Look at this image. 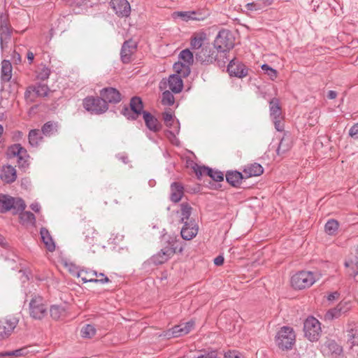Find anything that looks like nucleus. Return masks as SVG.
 Here are the masks:
<instances>
[{
	"label": "nucleus",
	"mask_w": 358,
	"mask_h": 358,
	"mask_svg": "<svg viewBox=\"0 0 358 358\" xmlns=\"http://www.w3.org/2000/svg\"><path fill=\"white\" fill-rule=\"evenodd\" d=\"M129 108L124 106L121 113L129 120H136L141 115H143L145 125L148 129L153 132L160 131L161 124L158 120L148 111L143 110L142 100L138 96H134L130 100Z\"/></svg>",
	"instance_id": "f257e3e1"
},
{
	"label": "nucleus",
	"mask_w": 358,
	"mask_h": 358,
	"mask_svg": "<svg viewBox=\"0 0 358 358\" xmlns=\"http://www.w3.org/2000/svg\"><path fill=\"white\" fill-rule=\"evenodd\" d=\"M234 46V38L231 32L227 29H222L218 32L215 41L214 47L222 58V64L225 65L229 57H227V52Z\"/></svg>",
	"instance_id": "f03ea898"
},
{
	"label": "nucleus",
	"mask_w": 358,
	"mask_h": 358,
	"mask_svg": "<svg viewBox=\"0 0 358 358\" xmlns=\"http://www.w3.org/2000/svg\"><path fill=\"white\" fill-rule=\"evenodd\" d=\"M275 341L280 350H292L296 342V334L294 329L288 326L282 327L275 335Z\"/></svg>",
	"instance_id": "7ed1b4c3"
},
{
	"label": "nucleus",
	"mask_w": 358,
	"mask_h": 358,
	"mask_svg": "<svg viewBox=\"0 0 358 358\" xmlns=\"http://www.w3.org/2000/svg\"><path fill=\"white\" fill-rule=\"evenodd\" d=\"M317 279L314 273L308 271H301L292 276L291 285L295 289H303L311 287Z\"/></svg>",
	"instance_id": "20e7f679"
},
{
	"label": "nucleus",
	"mask_w": 358,
	"mask_h": 358,
	"mask_svg": "<svg viewBox=\"0 0 358 358\" xmlns=\"http://www.w3.org/2000/svg\"><path fill=\"white\" fill-rule=\"evenodd\" d=\"M25 208L26 205L22 199L0 194V213L12 210L13 214H17Z\"/></svg>",
	"instance_id": "39448f33"
},
{
	"label": "nucleus",
	"mask_w": 358,
	"mask_h": 358,
	"mask_svg": "<svg viewBox=\"0 0 358 358\" xmlns=\"http://www.w3.org/2000/svg\"><path fill=\"white\" fill-rule=\"evenodd\" d=\"M305 337L310 342L317 341L321 336V324L313 316L308 317L303 323Z\"/></svg>",
	"instance_id": "423d86ee"
},
{
	"label": "nucleus",
	"mask_w": 358,
	"mask_h": 358,
	"mask_svg": "<svg viewBox=\"0 0 358 358\" xmlns=\"http://www.w3.org/2000/svg\"><path fill=\"white\" fill-rule=\"evenodd\" d=\"M84 108L94 114H102L108 109V103L101 97L87 96L83 99Z\"/></svg>",
	"instance_id": "0eeeda50"
},
{
	"label": "nucleus",
	"mask_w": 358,
	"mask_h": 358,
	"mask_svg": "<svg viewBox=\"0 0 358 358\" xmlns=\"http://www.w3.org/2000/svg\"><path fill=\"white\" fill-rule=\"evenodd\" d=\"M69 271L73 275L76 276L77 278H80L81 280L83 283L86 282H100L101 284H105L109 281V279L107 276H106L103 273H100L99 275L103 277V279H96V278H88L87 276H84V273L85 274H92V275L97 276V272L93 270H87V269H79L75 265H71L69 266Z\"/></svg>",
	"instance_id": "6e6552de"
},
{
	"label": "nucleus",
	"mask_w": 358,
	"mask_h": 358,
	"mask_svg": "<svg viewBox=\"0 0 358 358\" xmlns=\"http://www.w3.org/2000/svg\"><path fill=\"white\" fill-rule=\"evenodd\" d=\"M215 51L210 47H203L195 53L196 59L201 64H210L217 62L218 66H224L222 58L220 57L219 53L214 55Z\"/></svg>",
	"instance_id": "1a4fd4ad"
},
{
	"label": "nucleus",
	"mask_w": 358,
	"mask_h": 358,
	"mask_svg": "<svg viewBox=\"0 0 358 358\" xmlns=\"http://www.w3.org/2000/svg\"><path fill=\"white\" fill-rule=\"evenodd\" d=\"M48 308L43 299L39 296L33 297L29 303L30 316L36 320H41L47 315Z\"/></svg>",
	"instance_id": "9d476101"
},
{
	"label": "nucleus",
	"mask_w": 358,
	"mask_h": 358,
	"mask_svg": "<svg viewBox=\"0 0 358 358\" xmlns=\"http://www.w3.org/2000/svg\"><path fill=\"white\" fill-rule=\"evenodd\" d=\"M19 320L14 316H7L0 320V341L11 336Z\"/></svg>",
	"instance_id": "9b49d317"
},
{
	"label": "nucleus",
	"mask_w": 358,
	"mask_h": 358,
	"mask_svg": "<svg viewBox=\"0 0 358 358\" xmlns=\"http://www.w3.org/2000/svg\"><path fill=\"white\" fill-rule=\"evenodd\" d=\"M183 88V82L180 76L172 74L168 78H164L159 83L160 90H168L175 94L180 93Z\"/></svg>",
	"instance_id": "f8f14e48"
},
{
	"label": "nucleus",
	"mask_w": 358,
	"mask_h": 358,
	"mask_svg": "<svg viewBox=\"0 0 358 358\" xmlns=\"http://www.w3.org/2000/svg\"><path fill=\"white\" fill-rule=\"evenodd\" d=\"M194 322L193 320H190L185 323H181L166 331L164 334V336L167 338L182 336L189 334L194 328Z\"/></svg>",
	"instance_id": "ddd939ff"
},
{
	"label": "nucleus",
	"mask_w": 358,
	"mask_h": 358,
	"mask_svg": "<svg viewBox=\"0 0 358 358\" xmlns=\"http://www.w3.org/2000/svg\"><path fill=\"white\" fill-rule=\"evenodd\" d=\"M111 8L119 17H128L131 13V6L127 0H111Z\"/></svg>",
	"instance_id": "4468645a"
},
{
	"label": "nucleus",
	"mask_w": 358,
	"mask_h": 358,
	"mask_svg": "<svg viewBox=\"0 0 358 358\" xmlns=\"http://www.w3.org/2000/svg\"><path fill=\"white\" fill-rule=\"evenodd\" d=\"M136 43L132 40L126 41L121 48L120 58L123 63L129 64L131 61V57L136 50Z\"/></svg>",
	"instance_id": "2eb2a0df"
},
{
	"label": "nucleus",
	"mask_w": 358,
	"mask_h": 358,
	"mask_svg": "<svg viewBox=\"0 0 358 358\" xmlns=\"http://www.w3.org/2000/svg\"><path fill=\"white\" fill-rule=\"evenodd\" d=\"M11 154L17 157V164L20 167L26 168L28 166L29 155L26 149H24L20 144H15L11 146L9 149Z\"/></svg>",
	"instance_id": "dca6fc26"
},
{
	"label": "nucleus",
	"mask_w": 358,
	"mask_h": 358,
	"mask_svg": "<svg viewBox=\"0 0 358 358\" xmlns=\"http://www.w3.org/2000/svg\"><path fill=\"white\" fill-rule=\"evenodd\" d=\"M345 338L347 339L350 348L358 346V324L350 323L344 331Z\"/></svg>",
	"instance_id": "f3484780"
},
{
	"label": "nucleus",
	"mask_w": 358,
	"mask_h": 358,
	"mask_svg": "<svg viewBox=\"0 0 358 358\" xmlns=\"http://www.w3.org/2000/svg\"><path fill=\"white\" fill-rule=\"evenodd\" d=\"M101 96L106 103H117L122 100V96L120 92L113 87L103 88L100 92Z\"/></svg>",
	"instance_id": "a211bd4d"
},
{
	"label": "nucleus",
	"mask_w": 358,
	"mask_h": 358,
	"mask_svg": "<svg viewBox=\"0 0 358 358\" xmlns=\"http://www.w3.org/2000/svg\"><path fill=\"white\" fill-rule=\"evenodd\" d=\"M199 227L194 220L186 222L180 231L183 239L189 241L194 238L198 234Z\"/></svg>",
	"instance_id": "6ab92c4d"
},
{
	"label": "nucleus",
	"mask_w": 358,
	"mask_h": 358,
	"mask_svg": "<svg viewBox=\"0 0 358 358\" xmlns=\"http://www.w3.org/2000/svg\"><path fill=\"white\" fill-rule=\"evenodd\" d=\"M179 58L182 62L175 64L174 69L179 73L181 71L180 67H186L189 73V66L192 64L194 62L193 53L189 49L183 50L180 52Z\"/></svg>",
	"instance_id": "aec40b11"
},
{
	"label": "nucleus",
	"mask_w": 358,
	"mask_h": 358,
	"mask_svg": "<svg viewBox=\"0 0 358 358\" xmlns=\"http://www.w3.org/2000/svg\"><path fill=\"white\" fill-rule=\"evenodd\" d=\"M227 71L231 76L243 78L248 75V69L243 64H235L234 59H229Z\"/></svg>",
	"instance_id": "412c9836"
},
{
	"label": "nucleus",
	"mask_w": 358,
	"mask_h": 358,
	"mask_svg": "<svg viewBox=\"0 0 358 358\" xmlns=\"http://www.w3.org/2000/svg\"><path fill=\"white\" fill-rule=\"evenodd\" d=\"M177 247L175 248H166L162 249L152 257V261L156 265L162 264L166 262L174 253H176Z\"/></svg>",
	"instance_id": "4be33fe9"
},
{
	"label": "nucleus",
	"mask_w": 358,
	"mask_h": 358,
	"mask_svg": "<svg viewBox=\"0 0 358 358\" xmlns=\"http://www.w3.org/2000/svg\"><path fill=\"white\" fill-rule=\"evenodd\" d=\"M50 89L45 84L36 83L34 86L29 87L25 92V98L29 99L30 94L34 92L37 96L44 97L48 96Z\"/></svg>",
	"instance_id": "5701e85b"
},
{
	"label": "nucleus",
	"mask_w": 358,
	"mask_h": 358,
	"mask_svg": "<svg viewBox=\"0 0 358 358\" xmlns=\"http://www.w3.org/2000/svg\"><path fill=\"white\" fill-rule=\"evenodd\" d=\"M0 178L6 183L14 182L17 178L15 168L10 165L3 166L1 171Z\"/></svg>",
	"instance_id": "b1692460"
},
{
	"label": "nucleus",
	"mask_w": 358,
	"mask_h": 358,
	"mask_svg": "<svg viewBox=\"0 0 358 358\" xmlns=\"http://www.w3.org/2000/svg\"><path fill=\"white\" fill-rule=\"evenodd\" d=\"M184 194V187L182 184L174 182L171 185L170 199L174 203L179 202Z\"/></svg>",
	"instance_id": "393cba45"
},
{
	"label": "nucleus",
	"mask_w": 358,
	"mask_h": 358,
	"mask_svg": "<svg viewBox=\"0 0 358 358\" xmlns=\"http://www.w3.org/2000/svg\"><path fill=\"white\" fill-rule=\"evenodd\" d=\"M13 67L9 60L4 59L1 62V79L3 83H7L12 78Z\"/></svg>",
	"instance_id": "a878e982"
},
{
	"label": "nucleus",
	"mask_w": 358,
	"mask_h": 358,
	"mask_svg": "<svg viewBox=\"0 0 358 358\" xmlns=\"http://www.w3.org/2000/svg\"><path fill=\"white\" fill-rule=\"evenodd\" d=\"M162 116L166 126L178 134L180 131V122L178 120L174 119L173 114L169 112H164Z\"/></svg>",
	"instance_id": "bb28decb"
},
{
	"label": "nucleus",
	"mask_w": 358,
	"mask_h": 358,
	"mask_svg": "<svg viewBox=\"0 0 358 358\" xmlns=\"http://www.w3.org/2000/svg\"><path fill=\"white\" fill-rule=\"evenodd\" d=\"M321 350L324 356L329 358H334V353L336 352L335 341L328 338L322 345Z\"/></svg>",
	"instance_id": "cd10ccee"
},
{
	"label": "nucleus",
	"mask_w": 358,
	"mask_h": 358,
	"mask_svg": "<svg viewBox=\"0 0 358 358\" xmlns=\"http://www.w3.org/2000/svg\"><path fill=\"white\" fill-rule=\"evenodd\" d=\"M11 37V32L6 24H1L0 26V45L1 50L6 48V45Z\"/></svg>",
	"instance_id": "c85d7f7f"
},
{
	"label": "nucleus",
	"mask_w": 358,
	"mask_h": 358,
	"mask_svg": "<svg viewBox=\"0 0 358 358\" xmlns=\"http://www.w3.org/2000/svg\"><path fill=\"white\" fill-rule=\"evenodd\" d=\"M40 234L46 248L50 252L54 251L55 245L48 230L43 227L41 229Z\"/></svg>",
	"instance_id": "c756f323"
},
{
	"label": "nucleus",
	"mask_w": 358,
	"mask_h": 358,
	"mask_svg": "<svg viewBox=\"0 0 358 358\" xmlns=\"http://www.w3.org/2000/svg\"><path fill=\"white\" fill-rule=\"evenodd\" d=\"M270 116L272 119L282 117V111L280 101L278 99L273 98L269 102Z\"/></svg>",
	"instance_id": "7c9ffc66"
},
{
	"label": "nucleus",
	"mask_w": 358,
	"mask_h": 358,
	"mask_svg": "<svg viewBox=\"0 0 358 358\" xmlns=\"http://www.w3.org/2000/svg\"><path fill=\"white\" fill-rule=\"evenodd\" d=\"M227 181L234 187L241 185L243 180V175L237 171H229L226 174Z\"/></svg>",
	"instance_id": "2f4dec72"
},
{
	"label": "nucleus",
	"mask_w": 358,
	"mask_h": 358,
	"mask_svg": "<svg viewBox=\"0 0 358 358\" xmlns=\"http://www.w3.org/2000/svg\"><path fill=\"white\" fill-rule=\"evenodd\" d=\"M243 172L248 177L259 176L263 173L264 169L259 164L254 163L247 166Z\"/></svg>",
	"instance_id": "473e14b6"
},
{
	"label": "nucleus",
	"mask_w": 358,
	"mask_h": 358,
	"mask_svg": "<svg viewBox=\"0 0 358 358\" xmlns=\"http://www.w3.org/2000/svg\"><path fill=\"white\" fill-rule=\"evenodd\" d=\"M42 138H43L38 129H31L29 133V143L33 148L38 147Z\"/></svg>",
	"instance_id": "72a5a7b5"
},
{
	"label": "nucleus",
	"mask_w": 358,
	"mask_h": 358,
	"mask_svg": "<svg viewBox=\"0 0 358 358\" xmlns=\"http://www.w3.org/2000/svg\"><path fill=\"white\" fill-rule=\"evenodd\" d=\"M192 207L187 203L180 204V220L181 223L185 224L188 222L192 213Z\"/></svg>",
	"instance_id": "f704fd0d"
},
{
	"label": "nucleus",
	"mask_w": 358,
	"mask_h": 358,
	"mask_svg": "<svg viewBox=\"0 0 358 358\" xmlns=\"http://www.w3.org/2000/svg\"><path fill=\"white\" fill-rule=\"evenodd\" d=\"M50 316L54 320H59L65 315V309L59 305H53L50 309Z\"/></svg>",
	"instance_id": "c9c22d12"
},
{
	"label": "nucleus",
	"mask_w": 358,
	"mask_h": 358,
	"mask_svg": "<svg viewBox=\"0 0 358 358\" xmlns=\"http://www.w3.org/2000/svg\"><path fill=\"white\" fill-rule=\"evenodd\" d=\"M164 92L162 93V103L164 106H173L175 103V98L173 96V92L169 91L168 90H163Z\"/></svg>",
	"instance_id": "e433bc0d"
},
{
	"label": "nucleus",
	"mask_w": 358,
	"mask_h": 358,
	"mask_svg": "<svg viewBox=\"0 0 358 358\" xmlns=\"http://www.w3.org/2000/svg\"><path fill=\"white\" fill-rule=\"evenodd\" d=\"M20 218L22 224H34L36 220L34 215L29 211H20Z\"/></svg>",
	"instance_id": "4c0bfd02"
},
{
	"label": "nucleus",
	"mask_w": 358,
	"mask_h": 358,
	"mask_svg": "<svg viewBox=\"0 0 358 358\" xmlns=\"http://www.w3.org/2000/svg\"><path fill=\"white\" fill-rule=\"evenodd\" d=\"M96 334V329L92 324H86L82 327L80 335L83 338H90Z\"/></svg>",
	"instance_id": "58836bf2"
},
{
	"label": "nucleus",
	"mask_w": 358,
	"mask_h": 358,
	"mask_svg": "<svg viewBox=\"0 0 358 358\" xmlns=\"http://www.w3.org/2000/svg\"><path fill=\"white\" fill-rule=\"evenodd\" d=\"M50 69L45 65H41L37 71L36 78L41 80H48L50 75Z\"/></svg>",
	"instance_id": "ea45409f"
},
{
	"label": "nucleus",
	"mask_w": 358,
	"mask_h": 358,
	"mask_svg": "<svg viewBox=\"0 0 358 358\" xmlns=\"http://www.w3.org/2000/svg\"><path fill=\"white\" fill-rule=\"evenodd\" d=\"M350 300H343L338 304H337V315L345 314L351 308Z\"/></svg>",
	"instance_id": "a19ab883"
},
{
	"label": "nucleus",
	"mask_w": 358,
	"mask_h": 358,
	"mask_svg": "<svg viewBox=\"0 0 358 358\" xmlns=\"http://www.w3.org/2000/svg\"><path fill=\"white\" fill-rule=\"evenodd\" d=\"M205 36L202 34L194 36L191 40V47L192 49L200 50L202 47Z\"/></svg>",
	"instance_id": "79ce46f5"
},
{
	"label": "nucleus",
	"mask_w": 358,
	"mask_h": 358,
	"mask_svg": "<svg viewBox=\"0 0 358 358\" xmlns=\"http://www.w3.org/2000/svg\"><path fill=\"white\" fill-rule=\"evenodd\" d=\"M194 170L198 178H200L203 176H207L209 173H212V169L199 165L194 166Z\"/></svg>",
	"instance_id": "37998d69"
},
{
	"label": "nucleus",
	"mask_w": 358,
	"mask_h": 358,
	"mask_svg": "<svg viewBox=\"0 0 358 358\" xmlns=\"http://www.w3.org/2000/svg\"><path fill=\"white\" fill-rule=\"evenodd\" d=\"M56 127L55 124L48 122L42 127L41 131L44 135L50 136L56 131Z\"/></svg>",
	"instance_id": "c03bdc74"
},
{
	"label": "nucleus",
	"mask_w": 358,
	"mask_h": 358,
	"mask_svg": "<svg viewBox=\"0 0 358 358\" xmlns=\"http://www.w3.org/2000/svg\"><path fill=\"white\" fill-rule=\"evenodd\" d=\"M245 8L248 10L250 11H260L264 10V7L262 5L261 1H256L253 2L248 3L245 5Z\"/></svg>",
	"instance_id": "a18cd8bd"
},
{
	"label": "nucleus",
	"mask_w": 358,
	"mask_h": 358,
	"mask_svg": "<svg viewBox=\"0 0 358 358\" xmlns=\"http://www.w3.org/2000/svg\"><path fill=\"white\" fill-rule=\"evenodd\" d=\"M325 232L329 235H334L336 234V220H329L324 226Z\"/></svg>",
	"instance_id": "49530a36"
},
{
	"label": "nucleus",
	"mask_w": 358,
	"mask_h": 358,
	"mask_svg": "<svg viewBox=\"0 0 358 358\" xmlns=\"http://www.w3.org/2000/svg\"><path fill=\"white\" fill-rule=\"evenodd\" d=\"M262 69L272 79L277 77V71L274 69L269 66L268 64H264L262 66Z\"/></svg>",
	"instance_id": "de8ad7c7"
},
{
	"label": "nucleus",
	"mask_w": 358,
	"mask_h": 358,
	"mask_svg": "<svg viewBox=\"0 0 358 358\" xmlns=\"http://www.w3.org/2000/svg\"><path fill=\"white\" fill-rule=\"evenodd\" d=\"M207 176L210 177L216 182H220L224 180V174L222 172L212 169V173L207 174Z\"/></svg>",
	"instance_id": "09e8293b"
},
{
	"label": "nucleus",
	"mask_w": 358,
	"mask_h": 358,
	"mask_svg": "<svg viewBox=\"0 0 358 358\" xmlns=\"http://www.w3.org/2000/svg\"><path fill=\"white\" fill-rule=\"evenodd\" d=\"M194 15V11H181L173 13V17H180L185 21L191 20L190 17Z\"/></svg>",
	"instance_id": "8fccbe9b"
},
{
	"label": "nucleus",
	"mask_w": 358,
	"mask_h": 358,
	"mask_svg": "<svg viewBox=\"0 0 358 358\" xmlns=\"http://www.w3.org/2000/svg\"><path fill=\"white\" fill-rule=\"evenodd\" d=\"M336 317V308H331L327 311L324 315V321L326 322H331Z\"/></svg>",
	"instance_id": "3c124183"
},
{
	"label": "nucleus",
	"mask_w": 358,
	"mask_h": 358,
	"mask_svg": "<svg viewBox=\"0 0 358 358\" xmlns=\"http://www.w3.org/2000/svg\"><path fill=\"white\" fill-rule=\"evenodd\" d=\"M90 2V0H73L72 2L70 3V6L71 7L76 8L87 7L89 6Z\"/></svg>",
	"instance_id": "603ef678"
},
{
	"label": "nucleus",
	"mask_w": 358,
	"mask_h": 358,
	"mask_svg": "<svg viewBox=\"0 0 358 358\" xmlns=\"http://www.w3.org/2000/svg\"><path fill=\"white\" fill-rule=\"evenodd\" d=\"M176 131L174 130L167 131L166 133V137L171 141V142L176 145H179L180 141L176 136Z\"/></svg>",
	"instance_id": "864d4df0"
},
{
	"label": "nucleus",
	"mask_w": 358,
	"mask_h": 358,
	"mask_svg": "<svg viewBox=\"0 0 358 358\" xmlns=\"http://www.w3.org/2000/svg\"><path fill=\"white\" fill-rule=\"evenodd\" d=\"M224 358H244V357L237 350H229L224 353Z\"/></svg>",
	"instance_id": "5fc2aeb1"
},
{
	"label": "nucleus",
	"mask_w": 358,
	"mask_h": 358,
	"mask_svg": "<svg viewBox=\"0 0 358 358\" xmlns=\"http://www.w3.org/2000/svg\"><path fill=\"white\" fill-rule=\"evenodd\" d=\"M87 233L89 234H85V241L88 243V244H93L94 243V238H95V236H94V230L92 229V228H90L87 229Z\"/></svg>",
	"instance_id": "6e6d98bb"
},
{
	"label": "nucleus",
	"mask_w": 358,
	"mask_h": 358,
	"mask_svg": "<svg viewBox=\"0 0 358 358\" xmlns=\"http://www.w3.org/2000/svg\"><path fill=\"white\" fill-rule=\"evenodd\" d=\"M28 353L27 348H22L15 350L10 351L11 356L21 357L24 356Z\"/></svg>",
	"instance_id": "4d7b16f0"
},
{
	"label": "nucleus",
	"mask_w": 358,
	"mask_h": 358,
	"mask_svg": "<svg viewBox=\"0 0 358 358\" xmlns=\"http://www.w3.org/2000/svg\"><path fill=\"white\" fill-rule=\"evenodd\" d=\"M349 136L354 139H358V122L355 124L349 130Z\"/></svg>",
	"instance_id": "13d9d810"
},
{
	"label": "nucleus",
	"mask_w": 358,
	"mask_h": 358,
	"mask_svg": "<svg viewBox=\"0 0 358 358\" xmlns=\"http://www.w3.org/2000/svg\"><path fill=\"white\" fill-rule=\"evenodd\" d=\"M355 265L356 267H357V272H358V246H357V248L356 249V254H355V261H350V262H348L346 261L345 262V267H349L350 266H353Z\"/></svg>",
	"instance_id": "bf43d9fd"
},
{
	"label": "nucleus",
	"mask_w": 358,
	"mask_h": 358,
	"mask_svg": "<svg viewBox=\"0 0 358 358\" xmlns=\"http://www.w3.org/2000/svg\"><path fill=\"white\" fill-rule=\"evenodd\" d=\"M272 120L274 123L275 129L278 131H282L283 126L282 125L281 122H280L281 118L272 119Z\"/></svg>",
	"instance_id": "052dcab7"
},
{
	"label": "nucleus",
	"mask_w": 358,
	"mask_h": 358,
	"mask_svg": "<svg viewBox=\"0 0 358 358\" xmlns=\"http://www.w3.org/2000/svg\"><path fill=\"white\" fill-rule=\"evenodd\" d=\"M190 19H191V20L200 21V20H203L204 19V17L202 16L201 14L197 13L196 12L194 11V15H192V16L190 17Z\"/></svg>",
	"instance_id": "680f3d73"
},
{
	"label": "nucleus",
	"mask_w": 358,
	"mask_h": 358,
	"mask_svg": "<svg viewBox=\"0 0 358 358\" xmlns=\"http://www.w3.org/2000/svg\"><path fill=\"white\" fill-rule=\"evenodd\" d=\"M224 263V257L222 255H219L214 259V264L216 266H221Z\"/></svg>",
	"instance_id": "e2e57ef3"
},
{
	"label": "nucleus",
	"mask_w": 358,
	"mask_h": 358,
	"mask_svg": "<svg viewBox=\"0 0 358 358\" xmlns=\"http://www.w3.org/2000/svg\"><path fill=\"white\" fill-rule=\"evenodd\" d=\"M30 208L36 213H38L41 210V206L38 203L35 202L31 204Z\"/></svg>",
	"instance_id": "0e129e2a"
},
{
	"label": "nucleus",
	"mask_w": 358,
	"mask_h": 358,
	"mask_svg": "<svg viewBox=\"0 0 358 358\" xmlns=\"http://www.w3.org/2000/svg\"><path fill=\"white\" fill-rule=\"evenodd\" d=\"M27 57L29 61V64H31L33 62V60L34 59V55L32 52L29 51L27 54Z\"/></svg>",
	"instance_id": "69168bd1"
},
{
	"label": "nucleus",
	"mask_w": 358,
	"mask_h": 358,
	"mask_svg": "<svg viewBox=\"0 0 358 358\" xmlns=\"http://www.w3.org/2000/svg\"><path fill=\"white\" fill-rule=\"evenodd\" d=\"M282 145H283V141L282 140L279 144L278 149H277V152L278 155H280L281 153H284L286 150L285 149L282 148Z\"/></svg>",
	"instance_id": "338daca9"
},
{
	"label": "nucleus",
	"mask_w": 358,
	"mask_h": 358,
	"mask_svg": "<svg viewBox=\"0 0 358 358\" xmlns=\"http://www.w3.org/2000/svg\"><path fill=\"white\" fill-rule=\"evenodd\" d=\"M328 97L331 99L336 98V92L334 90H330L328 94Z\"/></svg>",
	"instance_id": "774afa93"
}]
</instances>
